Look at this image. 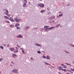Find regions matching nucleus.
<instances>
[{
  "instance_id": "1",
  "label": "nucleus",
  "mask_w": 74,
  "mask_h": 74,
  "mask_svg": "<svg viewBox=\"0 0 74 74\" xmlns=\"http://www.w3.org/2000/svg\"><path fill=\"white\" fill-rule=\"evenodd\" d=\"M12 73H18V70L16 69L13 70L12 71Z\"/></svg>"
},
{
  "instance_id": "2",
  "label": "nucleus",
  "mask_w": 74,
  "mask_h": 74,
  "mask_svg": "<svg viewBox=\"0 0 74 74\" xmlns=\"http://www.w3.org/2000/svg\"><path fill=\"white\" fill-rule=\"evenodd\" d=\"M38 7H40L41 8H44V4L43 3L39 4L38 5Z\"/></svg>"
},
{
  "instance_id": "3",
  "label": "nucleus",
  "mask_w": 74,
  "mask_h": 74,
  "mask_svg": "<svg viewBox=\"0 0 74 74\" xmlns=\"http://www.w3.org/2000/svg\"><path fill=\"white\" fill-rule=\"evenodd\" d=\"M16 37H17V38H22L23 37V36L20 34L19 35L17 36H16Z\"/></svg>"
},
{
  "instance_id": "4",
  "label": "nucleus",
  "mask_w": 74,
  "mask_h": 74,
  "mask_svg": "<svg viewBox=\"0 0 74 74\" xmlns=\"http://www.w3.org/2000/svg\"><path fill=\"white\" fill-rule=\"evenodd\" d=\"M8 19L11 21V22H14V21H15V20H14V19L12 18V17H10L9 19Z\"/></svg>"
},
{
  "instance_id": "5",
  "label": "nucleus",
  "mask_w": 74,
  "mask_h": 74,
  "mask_svg": "<svg viewBox=\"0 0 74 74\" xmlns=\"http://www.w3.org/2000/svg\"><path fill=\"white\" fill-rule=\"evenodd\" d=\"M55 28V27H50V28H47L48 30H52V29H54Z\"/></svg>"
},
{
  "instance_id": "6",
  "label": "nucleus",
  "mask_w": 74,
  "mask_h": 74,
  "mask_svg": "<svg viewBox=\"0 0 74 74\" xmlns=\"http://www.w3.org/2000/svg\"><path fill=\"white\" fill-rule=\"evenodd\" d=\"M35 45H36V46H38V47H41V45L38 44L37 43H35L34 44Z\"/></svg>"
},
{
  "instance_id": "7",
  "label": "nucleus",
  "mask_w": 74,
  "mask_h": 74,
  "mask_svg": "<svg viewBox=\"0 0 74 74\" xmlns=\"http://www.w3.org/2000/svg\"><path fill=\"white\" fill-rule=\"evenodd\" d=\"M61 65H62V67H64V68L65 69H66L67 68V66H66V65H64L63 64H62Z\"/></svg>"
},
{
  "instance_id": "8",
  "label": "nucleus",
  "mask_w": 74,
  "mask_h": 74,
  "mask_svg": "<svg viewBox=\"0 0 74 74\" xmlns=\"http://www.w3.org/2000/svg\"><path fill=\"white\" fill-rule=\"evenodd\" d=\"M12 56L13 58H15V57H16V54H12Z\"/></svg>"
},
{
  "instance_id": "9",
  "label": "nucleus",
  "mask_w": 74,
  "mask_h": 74,
  "mask_svg": "<svg viewBox=\"0 0 74 74\" xmlns=\"http://www.w3.org/2000/svg\"><path fill=\"white\" fill-rule=\"evenodd\" d=\"M44 30H47V29H48V28H47V26H44Z\"/></svg>"
},
{
  "instance_id": "10",
  "label": "nucleus",
  "mask_w": 74,
  "mask_h": 74,
  "mask_svg": "<svg viewBox=\"0 0 74 74\" xmlns=\"http://www.w3.org/2000/svg\"><path fill=\"white\" fill-rule=\"evenodd\" d=\"M19 23H16L15 25V27H17V26H19Z\"/></svg>"
},
{
  "instance_id": "11",
  "label": "nucleus",
  "mask_w": 74,
  "mask_h": 74,
  "mask_svg": "<svg viewBox=\"0 0 74 74\" xmlns=\"http://www.w3.org/2000/svg\"><path fill=\"white\" fill-rule=\"evenodd\" d=\"M55 17L54 16H52V17L50 18V20H51V19H55Z\"/></svg>"
},
{
  "instance_id": "12",
  "label": "nucleus",
  "mask_w": 74,
  "mask_h": 74,
  "mask_svg": "<svg viewBox=\"0 0 74 74\" xmlns=\"http://www.w3.org/2000/svg\"><path fill=\"white\" fill-rule=\"evenodd\" d=\"M4 17L5 18V19H9V18H10L9 17H8V16H4Z\"/></svg>"
},
{
  "instance_id": "13",
  "label": "nucleus",
  "mask_w": 74,
  "mask_h": 74,
  "mask_svg": "<svg viewBox=\"0 0 74 74\" xmlns=\"http://www.w3.org/2000/svg\"><path fill=\"white\" fill-rule=\"evenodd\" d=\"M40 12L41 13H43L44 12H45V10H42L40 11Z\"/></svg>"
},
{
  "instance_id": "14",
  "label": "nucleus",
  "mask_w": 74,
  "mask_h": 74,
  "mask_svg": "<svg viewBox=\"0 0 74 74\" xmlns=\"http://www.w3.org/2000/svg\"><path fill=\"white\" fill-rule=\"evenodd\" d=\"M60 26V25L59 24H57L56 25V27L57 28V27H59V26Z\"/></svg>"
},
{
  "instance_id": "15",
  "label": "nucleus",
  "mask_w": 74,
  "mask_h": 74,
  "mask_svg": "<svg viewBox=\"0 0 74 74\" xmlns=\"http://www.w3.org/2000/svg\"><path fill=\"white\" fill-rule=\"evenodd\" d=\"M58 68V69L59 70H62V66H59Z\"/></svg>"
},
{
  "instance_id": "16",
  "label": "nucleus",
  "mask_w": 74,
  "mask_h": 74,
  "mask_svg": "<svg viewBox=\"0 0 74 74\" xmlns=\"http://www.w3.org/2000/svg\"><path fill=\"white\" fill-rule=\"evenodd\" d=\"M24 3L26 4L27 3V0H24Z\"/></svg>"
},
{
  "instance_id": "17",
  "label": "nucleus",
  "mask_w": 74,
  "mask_h": 74,
  "mask_svg": "<svg viewBox=\"0 0 74 74\" xmlns=\"http://www.w3.org/2000/svg\"><path fill=\"white\" fill-rule=\"evenodd\" d=\"M10 27H14V25H10Z\"/></svg>"
},
{
  "instance_id": "18",
  "label": "nucleus",
  "mask_w": 74,
  "mask_h": 74,
  "mask_svg": "<svg viewBox=\"0 0 74 74\" xmlns=\"http://www.w3.org/2000/svg\"><path fill=\"white\" fill-rule=\"evenodd\" d=\"M62 71H65L66 72H67V70H66V69H62Z\"/></svg>"
},
{
  "instance_id": "19",
  "label": "nucleus",
  "mask_w": 74,
  "mask_h": 74,
  "mask_svg": "<svg viewBox=\"0 0 74 74\" xmlns=\"http://www.w3.org/2000/svg\"><path fill=\"white\" fill-rule=\"evenodd\" d=\"M4 11H5V12H8V10H6V9H4Z\"/></svg>"
},
{
  "instance_id": "20",
  "label": "nucleus",
  "mask_w": 74,
  "mask_h": 74,
  "mask_svg": "<svg viewBox=\"0 0 74 74\" xmlns=\"http://www.w3.org/2000/svg\"><path fill=\"white\" fill-rule=\"evenodd\" d=\"M46 59H49V57L48 56H47V57H46Z\"/></svg>"
},
{
  "instance_id": "21",
  "label": "nucleus",
  "mask_w": 74,
  "mask_h": 74,
  "mask_svg": "<svg viewBox=\"0 0 74 74\" xmlns=\"http://www.w3.org/2000/svg\"><path fill=\"white\" fill-rule=\"evenodd\" d=\"M45 63L46 64H47V65H49V66H51L49 64H48V63L46 62H45Z\"/></svg>"
},
{
  "instance_id": "22",
  "label": "nucleus",
  "mask_w": 74,
  "mask_h": 74,
  "mask_svg": "<svg viewBox=\"0 0 74 74\" xmlns=\"http://www.w3.org/2000/svg\"><path fill=\"white\" fill-rule=\"evenodd\" d=\"M16 21L17 22H18V23H19V20L18 19H16Z\"/></svg>"
},
{
  "instance_id": "23",
  "label": "nucleus",
  "mask_w": 74,
  "mask_h": 74,
  "mask_svg": "<svg viewBox=\"0 0 74 74\" xmlns=\"http://www.w3.org/2000/svg\"><path fill=\"white\" fill-rule=\"evenodd\" d=\"M26 3H24L23 4V7H26Z\"/></svg>"
},
{
  "instance_id": "24",
  "label": "nucleus",
  "mask_w": 74,
  "mask_h": 74,
  "mask_svg": "<svg viewBox=\"0 0 74 74\" xmlns=\"http://www.w3.org/2000/svg\"><path fill=\"white\" fill-rule=\"evenodd\" d=\"M10 51H14V49H12V48H10Z\"/></svg>"
},
{
  "instance_id": "25",
  "label": "nucleus",
  "mask_w": 74,
  "mask_h": 74,
  "mask_svg": "<svg viewBox=\"0 0 74 74\" xmlns=\"http://www.w3.org/2000/svg\"><path fill=\"white\" fill-rule=\"evenodd\" d=\"M66 65H69V66H71V64H70L67 63H66Z\"/></svg>"
},
{
  "instance_id": "26",
  "label": "nucleus",
  "mask_w": 74,
  "mask_h": 74,
  "mask_svg": "<svg viewBox=\"0 0 74 74\" xmlns=\"http://www.w3.org/2000/svg\"><path fill=\"white\" fill-rule=\"evenodd\" d=\"M29 27V26H27V27H25V29L26 30H27V29Z\"/></svg>"
},
{
  "instance_id": "27",
  "label": "nucleus",
  "mask_w": 74,
  "mask_h": 74,
  "mask_svg": "<svg viewBox=\"0 0 74 74\" xmlns=\"http://www.w3.org/2000/svg\"><path fill=\"white\" fill-rule=\"evenodd\" d=\"M0 48H1V49H4V47H3L1 46H0Z\"/></svg>"
},
{
  "instance_id": "28",
  "label": "nucleus",
  "mask_w": 74,
  "mask_h": 74,
  "mask_svg": "<svg viewBox=\"0 0 74 74\" xmlns=\"http://www.w3.org/2000/svg\"><path fill=\"white\" fill-rule=\"evenodd\" d=\"M5 15H8V12H5Z\"/></svg>"
},
{
  "instance_id": "29",
  "label": "nucleus",
  "mask_w": 74,
  "mask_h": 74,
  "mask_svg": "<svg viewBox=\"0 0 74 74\" xmlns=\"http://www.w3.org/2000/svg\"><path fill=\"white\" fill-rule=\"evenodd\" d=\"M70 69L71 71H74V69H73L72 68H70Z\"/></svg>"
},
{
  "instance_id": "30",
  "label": "nucleus",
  "mask_w": 74,
  "mask_h": 74,
  "mask_svg": "<svg viewBox=\"0 0 74 74\" xmlns=\"http://www.w3.org/2000/svg\"><path fill=\"white\" fill-rule=\"evenodd\" d=\"M71 46L72 47H73L74 48V45L73 44H71Z\"/></svg>"
},
{
  "instance_id": "31",
  "label": "nucleus",
  "mask_w": 74,
  "mask_h": 74,
  "mask_svg": "<svg viewBox=\"0 0 74 74\" xmlns=\"http://www.w3.org/2000/svg\"><path fill=\"white\" fill-rule=\"evenodd\" d=\"M3 60V59L2 58H0V62H1V61H2Z\"/></svg>"
},
{
  "instance_id": "32",
  "label": "nucleus",
  "mask_w": 74,
  "mask_h": 74,
  "mask_svg": "<svg viewBox=\"0 0 74 74\" xmlns=\"http://www.w3.org/2000/svg\"><path fill=\"white\" fill-rule=\"evenodd\" d=\"M63 14H60L59 15L60 16H63Z\"/></svg>"
},
{
  "instance_id": "33",
  "label": "nucleus",
  "mask_w": 74,
  "mask_h": 74,
  "mask_svg": "<svg viewBox=\"0 0 74 74\" xmlns=\"http://www.w3.org/2000/svg\"><path fill=\"white\" fill-rule=\"evenodd\" d=\"M43 58H45V59H46V58H47V57H46L45 56H43Z\"/></svg>"
},
{
  "instance_id": "34",
  "label": "nucleus",
  "mask_w": 74,
  "mask_h": 74,
  "mask_svg": "<svg viewBox=\"0 0 74 74\" xmlns=\"http://www.w3.org/2000/svg\"><path fill=\"white\" fill-rule=\"evenodd\" d=\"M16 29H18V30H20V27H16Z\"/></svg>"
},
{
  "instance_id": "35",
  "label": "nucleus",
  "mask_w": 74,
  "mask_h": 74,
  "mask_svg": "<svg viewBox=\"0 0 74 74\" xmlns=\"http://www.w3.org/2000/svg\"><path fill=\"white\" fill-rule=\"evenodd\" d=\"M37 52L38 53H39V54L41 53V52H40V51H38Z\"/></svg>"
},
{
  "instance_id": "36",
  "label": "nucleus",
  "mask_w": 74,
  "mask_h": 74,
  "mask_svg": "<svg viewBox=\"0 0 74 74\" xmlns=\"http://www.w3.org/2000/svg\"><path fill=\"white\" fill-rule=\"evenodd\" d=\"M65 51V52L66 53H70L69 52H68V51Z\"/></svg>"
},
{
  "instance_id": "37",
  "label": "nucleus",
  "mask_w": 74,
  "mask_h": 74,
  "mask_svg": "<svg viewBox=\"0 0 74 74\" xmlns=\"http://www.w3.org/2000/svg\"><path fill=\"white\" fill-rule=\"evenodd\" d=\"M30 59L31 60H34V59L33 58H31Z\"/></svg>"
},
{
  "instance_id": "38",
  "label": "nucleus",
  "mask_w": 74,
  "mask_h": 74,
  "mask_svg": "<svg viewBox=\"0 0 74 74\" xmlns=\"http://www.w3.org/2000/svg\"><path fill=\"white\" fill-rule=\"evenodd\" d=\"M38 29V28L35 27L34 29L37 30V29Z\"/></svg>"
},
{
  "instance_id": "39",
  "label": "nucleus",
  "mask_w": 74,
  "mask_h": 74,
  "mask_svg": "<svg viewBox=\"0 0 74 74\" xmlns=\"http://www.w3.org/2000/svg\"><path fill=\"white\" fill-rule=\"evenodd\" d=\"M22 52L24 53V52H25V51L24 50H22Z\"/></svg>"
},
{
  "instance_id": "40",
  "label": "nucleus",
  "mask_w": 74,
  "mask_h": 74,
  "mask_svg": "<svg viewBox=\"0 0 74 74\" xmlns=\"http://www.w3.org/2000/svg\"><path fill=\"white\" fill-rule=\"evenodd\" d=\"M6 22H7V23H10V21H6Z\"/></svg>"
},
{
  "instance_id": "41",
  "label": "nucleus",
  "mask_w": 74,
  "mask_h": 74,
  "mask_svg": "<svg viewBox=\"0 0 74 74\" xmlns=\"http://www.w3.org/2000/svg\"><path fill=\"white\" fill-rule=\"evenodd\" d=\"M51 14V12H49V13H48V15H49V14Z\"/></svg>"
},
{
  "instance_id": "42",
  "label": "nucleus",
  "mask_w": 74,
  "mask_h": 74,
  "mask_svg": "<svg viewBox=\"0 0 74 74\" xmlns=\"http://www.w3.org/2000/svg\"><path fill=\"white\" fill-rule=\"evenodd\" d=\"M45 30H46V32H47L48 31H49V30L48 29H46Z\"/></svg>"
},
{
  "instance_id": "43",
  "label": "nucleus",
  "mask_w": 74,
  "mask_h": 74,
  "mask_svg": "<svg viewBox=\"0 0 74 74\" xmlns=\"http://www.w3.org/2000/svg\"><path fill=\"white\" fill-rule=\"evenodd\" d=\"M59 14H62V12H61V11H60L59 12Z\"/></svg>"
},
{
  "instance_id": "44",
  "label": "nucleus",
  "mask_w": 74,
  "mask_h": 74,
  "mask_svg": "<svg viewBox=\"0 0 74 74\" xmlns=\"http://www.w3.org/2000/svg\"><path fill=\"white\" fill-rule=\"evenodd\" d=\"M7 47H9V44L7 45Z\"/></svg>"
},
{
  "instance_id": "45",
  "label": "nucleus",
  "mask_w": 74,
  "mask_h": 74,
  "mask_svg": "<svg viewBox=\"0 0 74 74\" xmlns=\"http://www.w3.org/2000/svg\"><path fill=\"white\" fill-rule=\"evenodd\" d=\"M47 10H48V11H49V8H47Z\"/></svg>"
},
{
  "instance_id": "46",
  "label": "nucleus",
  "mask_w": 74,
  "mask_h": 74,
  "mask_svg": "<svg viewBox=\"0 0 74 74\" xmlns=\"http://www.w3.org/2000/svg\"><path fill=\"white\" fill-rule=\"evenodd\" d=\"M8 16H10V14H8Z\"/></svg>"
},
{
  "instance_id": "47",
  "label": "nucleus",
  "mask_w": 74,
  "mask_h": 74,
  "mask_svg": "<svg viewBox=\"0 0 74 74\" xmlns=\"http://www.w3.org/2000/svg\"><path fill=\"white\" fill-rule=\"evenodd\" d=\"M11 63H12V64H14V62H11Z\"/></svg>"
},
{
  "instance_id": "48",
  "label": "nucleus",
  "mask_w": 74,
  "mask_h": 74,
  "mask_svg": "<svg viewBox=\"0 0 74 74\" xmlns=\"http://www.w3.org/2000/svg\"><path fill=\"white\" fill-rule=\"evenodd\" d=\"M16 49H18V47H16Z\"/></svg>"
},
{
  "instance_id": "49",
  "label": "nucleus",
  "mask_w": 74,
  "mask_h": 74,
  "mask_svg": "<svg viewBox=\"0 0 74 74\" xmlns=\"http://www.w3.org/2000/svg\"><path fill=\"white\" fill-rule=\"evenodd\" d=\"M16 52H18V50H16Z\"/></svg>"
},
{
  "instance_id": "50",
  "label": "nucleus",
  "mask_w": 74,
  "mask_h": 74,
  "mask_svg": "<svg viewBox=\"0 0 74 74\" xmlns=\"http://www.w3.org/2000/svg\"><path fill=\"white\" fill-rule=\"evenodd\" d=\"M19 21H22V19H19Z\"/></svg>"
},
{
  "instance_id": "51",
  "label": "nucleus",
  "mask_w": 74,
  "mask_h": 74,
  "mask_svg": "<svg viewBox=\"0 0 74 74\" xmlns=\"http://www.w3.org/2000/svg\"><path fill=\"white\" fill-rule=\"evenodd\" d=\"M20 49H21V50H22V49H23L21 48Z\"/></svg>"
},
{
  "instance_id": "52",
  "label": "nucleus",
  "mask_w": 74,
  "mask_h": 74,
  "mask_svg": "<svg viewBox=\"0 0 74 74\" xmlns=\"http://www.w3.org/2000/svg\"><path fill=\"white\" fill-rule=\"evenodd\" d=\"M10 66H11V67H12V66H13L12 65V64H11V65H10Z\"/></svg>"
},
{
  "instance_id": "53",
  "label": "nucleus",
  "mask_w": 74,
  "mask_h": 74,
  "mask_svg": "<svg viewBox=\"0 0 74 74\" xmlns=\"http://www.w3.org/2000/svg\"><path fill=\"white\" fill-rule=\"evenodd\" d=\"M69 4H68V5H67V6H69Z\"/></svg>"
},
{
  "instance_id": "54",
  "label": "nucleus",
  "mask_w": 74,
  "mask_h": 74,
  "mask_svg": "<svg viewBox=\"0 0 74 74\" xmlns=\"http://www.w3.org/2000/svg\"><path fill=\"white\" fill-rule=\"evenodd\" d=\"M52 21L53 22H55V21H54L53 20Z\"/></svg>"
},
{
  "instance_id": "55",
  "label": "nucleus",
  "mask_w": 74,
  "mask_h": 74,
  "mask_svg": "<svg viewBox=\"0 0 74 74\" xmlns=\"http://www.w3.org/2000/svg\"><path fill=\"white\" fill-rule=\"evenodd\" d=\"M47 26V28H48V27H49V26Z\"/></svg>"
},
{
  "instance_id": "56",
  "label": "nucleus",
  "mask_w": 74,
  "mask_h": 74,
  "mask_svg": "<svg viewBox=\"0 0 74 74\" xmlns=\"http://www.w3.org/2000/svg\"><path fill=\"white\" fill-rule=\"evenodd\" d=\"M14 53H16V51H14Z\"/></svg>"
},
{
  "instance_id": "57",
  "label": "nucleus",
  "mask_w": 74,
  "mask_h": 74,
  "mask_svg": "<svg viewBox=\"0 0 74 74\" xmlns=\"http://www.w3.org/2000/svg\"><path fill=\"white\" fill-rule=\"evenodd\" d=\"M52 21H51L50 22V23H52Z\"/></svg>"
},
{
  "instance_id": "58",
  "label": "nucleus",
  "mask_w": 74,
  "mask_h": 74,
  "mask_svg": "<svg viewBox=\"0 0 74 74\" xmlns=\"http://www.w3.org/2000/svg\"><path fill=\"white\" fill-rule=\"evenodd\" d=\"M14 20H15V21H16V18H14Z\"/></svg>"
},
{
  "instance_id": "59",
  "label": "nucleus",
  "mask_w": 74,
  "mask_h": 74,
  "mask_svg": "<svg viewBox=\"0 0 74 74\" xmlns=\"http://www.w3.org/2000/svg\"><path fill=\"white\" fill-rule=\"evenodd\" d=\"M66 74H70V73H66Z\"/></svg>"
},
{
  "instance_id": "60",
  "label": "nucleus",
  "mask_w": 74,
  "mask_h": 74,
  "mask_svg": "<svg viewBox=\"0 0 74 74\" xmlns=\"http://www.w3.org/2000/svg\"><path fill=\"white\" fill-rule=\"evenodd\" d=\"M66 70L67 71H69V69H67Z\"/></svg>"
},
{
  "instance_id": "61",
  "label": "nucleus",
  "mask_w": 74,
  "mask_h": 74,
  "mask_svg": "<svg viewBox=\"0 0 74 74\" xmlns=\"http://www.w3.org/2000/svg\"><path fill=\"white\" fill-rule=\"evenodd\" d=\"M62 4H64L65 3H62Z\"/></svg>"
},
{
  "instance_id": "62",
  "label": "nucleus",
  "mask_w": 74,
  "mask_h": 74,
  "mask_svg": "<svg viewBox=\"0 0 74 74\" xmlns=\"http://www.w3.org/2000/svg\"><path fill=\"white\" fill-rule=\"evenodd\" d=\"M58 73L60 74H62L61 73H59V72H58Z\"/></svg>"
},
{
  "instance_id": "63",
  "label": "nucleus",
  "mask_w": 74,
  "mask_h": 74,
  "mask_svg": "<svg viewBox=\"0 0 74 74\" xmlns=\"http://www.w3.org/2000/svg\"><path fill=\"white\" fill-rule=\"evenodd\" d=\"M69 72H71V71H70V70H69Z\"/></svg>"
},
{
  "instance_id": "64",
  "label": "nucleus",
  "mask_w": 74,
  "mask_h": 74,
  "mask_svg": "<svg viewBox=\"0 0 74 74\" xmlns=\"http://www.w3.org/2000/svg\"><path fill=\"white\" fill-rule=\"evenodd\" d=\"M17 46L18 47L19 46H18V45H17Z\"/></svg>"
}]
</instances>
